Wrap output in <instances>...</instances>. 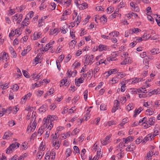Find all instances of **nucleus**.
<instances>
[{
  "mask_svg": "<svg viewBox=\"0 0 160 160\" xmlns=\"http://www.w3.org/2000/svg\"><path fill=\"white\" fill-rule=\"evenodd\" d=\"M102 147H99L97 151V155H95L93 158V160H98L99 158H100L102 157V152H101Z\"/></svg>",
  "mask_w": 160,
  "mask_h": 160,
  "instance_id": "9",
  "label": "nucleus"
},
{
  "mask_svg": "<svg viewBox=\"0 0 160 160\" xmlns=\"http://www.w3.org/2000/svg\"><path fill=\"white\" fill-rule=\"evenodd\" d=\"M42 33L40 32H35L33 34V36L31 38L32 40H35L42 37Z\"/></svg>",
  "mask_w": 160,
  "mask_h": 160,
  "instance_id": "14",
  "label": "nucleus"
},
{
  "mask_svg": "<svg viewBox=\"0 0 160 160\" xmlns=\"http://www.w3.org/2000/svg\"><path fill=\"white\" fill-rule=\"evenodd\" d=\"M132 80L133 82V83H138L140 82H141L143 80H144L145 79H143V78H132Z\"/></svg>",
  "mask_w": 160,
  "mask_h": 160,
  "instance_id": "35",
  "label": "nucleus"
},
{
  "mask_svg": "<svg viewBox=\"0 0 160 160\" xmlns=\"http://www.w3.org/2000/svg\"><path fill=\"white\" fill-rule=\"evenodd\" d=\"M115 124V122L114 121H109L104 123V125L105 127H110L112 125Z\"/></svg>",
  "mask_w": 160,
  "mask_h": 160,
  "instance_id": "40",
  "label": "nucleus"
},
{
  "mask_svg": "<svg viewBox=\"0 0 160 160\" xmlns=\"http://www.w3.org/2000/svg\"><path fill=\"white\" fill-rule=\"evenodd\" d=\"M141 38H142L143 41H145L149 38L150 36H149V35H148L147 33H145Z\"/></svg>",
  "mask_w": 160,
  "mask_h": 160,
  "instance_id": "62",
  "label": "nucleus"
},
{
  "mask_svg": "<svg viewBox=\"0 0 160 160\" xmlns=\"http://www.w3.org/2000/svg\"><path fill=\"white\" fill-rule=\"evenodd\" d=\"M81 63L80 62L76 61L72 65V67L74 69L77 68L80 66Z\"/></svg>",
  "mask_w": 160,
  "mask_h": 160,
  "instance_id": "44",
  "label": "nucleus"
},
{
  "mask_svg": "<svg viewBox=\"0 0 160 160\" xmlns=\"http://www.w3.org/2000/svg\"><path fill=\"white\" fill-rule=\"evenodd\" d=\"M123 155L124 153L122 151H121L117 154L116 158L118 159H120L123 157Z\"/></svg>",
  "mask_w": 160,
  "mask_h": 160,
  "instance_id": "63",
  "label": "nucleus"
},
{
  "mask_svg": "<svg viewBox=\"0 0 160 160\" xmlns=\"http://www.w3.org/2000/svg\"><path fill=\"white\" fill-rule=\"evenodd\" d=\"M31 77L33 80L37 81L42 78V74L40 73L37 75L36 72H35L31 75Z\"/></svg>",
  "mask_w": 160,
  "mask_h": 160,
  "instance_id": "22",
  "label": "nucleus"
},
{
  "mask_svg": "<svg viewBox=\"0 0 160 160\" xmlns=\"http://www.w3.org/2000/svg\"><path fill=\"white\" fill-rule=\"evenodd\" d=\"M72 0H68V1H66L65 2H62V5L66 8L68 7L71 4V3L72 1Z\"/></svg>",
  "mask_w": 160,
  "mask_h": 160,
  "instance_id": "39",
  "label": "nucleus"
},
{
  "mask_svg": "<svg viewBox=\"0 0 160 160\" xmlns=\"http://www.w3.org/2000/svg\"><path fill=\"white\" fill-rule=\"evenodd\" d=\"M85 138L84 134H82L80 137H79L77 139L78 142H82Z\"/></svg>",
  "mask_w": 160,
  "mask_h": 160,
  "instance_id": "55",
  "label": "nucleus"
},
{
  "mask_svg": "<svg viewBox=\"0 0 160 160\" xmlns=\"http://www.w3.org/2000/svg\"><path fill=\"white\" fill-rule=\"evenodd\" d=\"M130 5L131 9L133 11L136 12H138L139 11V8L136 3H134L133 2H131L130 3Z\"/></svg>",
  "mask_w": 160,
  "mask_h": 160,
  "instance_id": "11",
  "label": "nucleus"
},
{
  "mask_svg": "<svg viewBox=\"0 0 160 160\" xmlns=\"http://www.w3.org/2000/svg\"><path fill=\"white\" fill-rule=\"evenodd\" d=\"M151 52L153 55L157 54L160 53L159 49L158 48H155L151 50Z\"/></svg>",
  "mask_w": 160,
  "mask_h": 160,
  "instance_id": "45",
  "label": "nucleus"
},
{
  "mask_svg": "<svg viewBox=\"0 0 160 160\" xmlns=\"http://www.w3.org/2000/svg\"><path fill=\"white\" fill-rule=\"evenodd\" d=\"M39 56H37L34 59L32 64H34L35 65H36L39 63V61L40 60V58Z\"/></svg>",
  "mask_w": 160,
  "mask_h": 160,
  "instance_id": "52",
  "label": "nucleus"
},
{
  "mask_svg": "<svg viewBox=\"0 0 160 160\" xmlns=\"http://www.w3.org/2000/svg\"><path fill=\"white\" fill-rule=\"evenodd\" d=\"M54 41H52L47 44L44 47L43 51H47L49 48H52V46L54 43Z\"/></svg>",
  "mask_w": 160,
  "mask_h": 160,
  "instance_id": "23",
  "label": "nucleus"
},
{
  "mask_svg": "<svg viewBox=\"0 0 160 160\" xmlns=\"http://www.w3.org/2000/svg\"><path fill=\"white\" fill-rule=\"evenodd\" d=\"M90 110L89 108L87 109L83 113L84 115V117L83 118V119L84 120L87 121L90 118Z\"/></svg>",
  "mask_w": 160,
  "mask_h": 160,
  "instance_id": "13",
  "label": "nucleus"
},
{
  "mask_svg": "<svg viewBox=\"0 0 160 160\" xmlns=\"http://www.w3.org/2000/svg\"><path fill=\"white\" fill-rule=\"evenodd\" d=\"M23 15L22 14L17 13L12 17V20L13 22H16L17 24H19L22 19Z\"/></svg>",
  "mask_w": 160,
  "mask_h": 160,
  "instance_id": "3",
  "label": "nucleus"
},
{
  "mask_svg": "<svg viewBox=\"0 0 160 160\" xmlns=\"http://www.w3.org/2000/svg\"><path fill=\"white\" fill-rule=\"evenodd\" d=\"M85 61L84 64L85 66L88 65H91L94 62V56L93 55H86L84 56Z\"/></svg>",
  "mask_w": 160,
  "mask_h": 160,
  "instance_id": "2",
  "label": "nucleus"
},
{
  "mask_svg": "<svg viewBox=\"0 0 160 160\" xmlns=\"http://www.w3.org/2000/svg\"><path fill=\"white\" fill-rule=\"evenodd\" d=\"M42 85V82H39L38 83H35L34 84H32V88L33 89H34L35 88H38L41 86Z\"/></svg>",
  "mask_w": 160,
  "mask_h": 160,
  "instance_id": "50",
  "label": "nucleus"
},
{
  "mask_svg": "<svg viewBox=\"0 0 160 160\" xmlns=\"http://www.w3.org/2000/svg\"><path fill=\"white\" fill-rule=\"evenodd\" d=\"M128 122V118H126L123 119L120 123L119 124V126H120V128H122L123 126Z\"/></svg>",
  "mask_w": 160,
  "mask_h": 160,
  "instance_id": "36",
  "label": "nucleus"
},
{
  "mask_svg": "<svg viewBox=\"0 0 160 160\" xmlns=\"http://www.w3.org/2000/svg\"><path fill=\"white\" fill-rule=\"evenodd\" d=\"M10 146L14 150L15 149H17L19 147V144L18 143L16 142L12 143Z\"/></svg>",
  "mask_w": 160,
  "mask_h": 160,
  "instance_id": "58",
  "label": "nucleus"
},
{
  "mask_svg": "<svg viewBox=\"0 0 160 160\" xmlns=\"http://www.w3.org/2000/svg\"><path fill=\"white\" fill-rule=\"evenodd\" d=\"M77 42L75 40L73 39L69 43V47L71 49L74 48L76 45Z\"/></svg>",
  "mask_w": 160,
  "mask_h": 160,
  "instance_id": "38",
  "label": "nucleus"
},
{
  "mask_svg": "<svg viewBox=\"0 0 160 160\" xmlns=\"http://www.w3.org/2000/svg\"><path fill=\"white\" fill-rule=\"evenodd\" d=\"M136 148V146L134 144L132 143L129 145L126 148V150L128 152H131L134 150Z\"/></svg>",
  "mask_w": 160,
  "mask_h": 160,
  "instance_id": "27",
  "label": "nucleus"
},
{
  "mask_svg": "<svg viewBox=\"0 0 160 160\" xmlns=\"http://www.w3.org/2000/svg\"><path fill=\"white\" fill-rule=\"evenodd\" d=\"M57 117L54 115H49L43 120V127L51 130L53 127V121L57 120Z\"/></svg>",
  "mask_w": 160,
  "mask_h": 160,
  "instance_id": "1",
  "label": "nucleus"
},
{
  "mask_svg": "<svg viewBox=\"0 0 160 160\" xmlns=\"http://www.w3.org/2000/svg\"><path fill=\"white\" fill-rule=\"evenodd\" d=\"M88 7V4L86 2H84L82 4H80L78 7V8L81 9H84L87 8Z\"/></svg>",
  "mask_w": 160,
  "mask_h": 160,
  "instance_id": "41",
  "label": "nucleus"
},
{
  "mask_svg": "<svg viewBox=\"0 0 160 160\" xmlns=\"http://www.w3.org/2000/svg\"><path fill=\"white\" fill-rule=\"evenodd\" d=\"M156 122V118L155 117H152L150 118L148 121V122L150 126L152 125H154L155 123Z\"/></svg>",
  "mask_w": 160,
  "mask_h": 160,
  "instance_id": "29",
  "label": "nucleus"
},
{
  "mask_svg": "<svg viewBox=\"0 0 160 160\" xmlns=\"http://www.w3.org/2000/svg\"><path fill=\"white\" fill-rule=\"evenodd\" d=\"M131 31L132 32V34L134 33H138L140 32L141 31V29L138 28H132L131 29Z\"/></svg>",
  "mask_w": 160,
  "mask_h": 160,
  "instance_id": "43",
  "label": "nucleus"
},
{
  "mask_svg": "<svg viewBox=\"0 0 160 160\" xmlns=\"http://www.w3.org/2000/svg\"><path fill=\"white\" fill-rule=\"evenodd\" d=\"M34 13L32 11L29 12L27 15L26 17L29 20L31 19L33 16Z\"/></svg>",
  "mask_w": 160,
  "mask_h": 160,
  "instance_id": "57",
  "label": "nucleus"
},
{
  "mask_svg": "<svg viewBox=\"0 0 160 160\" xmlns=\"http://www.w3.org/2000/svg\"><path fill=\"white\" fill-rule=\"evenodd\" d=\"M59 32V29L58 28H52L51 29L49 32L50 35H56Z\"/></svg>",
  "mask_w": 160,
  "mask_h": 160,
  "instance_id": "26",
  "label": "nucleus"
},
{
  "mask_svg": "<svg viewBox=\"0 0 160 160\" xmlns=\"http://www.w3.org/2000/svg\"><path fill=\"white\" fill-rule=\"evenodd\" d=\"M134 106L132 103H130L126 107V109L128 111H130L133 108Z\"/></svg>",
  "mask_w": 160,
  "mask_h": 160,
  "instance_id": "59",
  "label": "nucleus"
},
{
  "mask_svg": "<svg viewBox=\"0 0 160 160\" xmlns=\"http://www.w3.org/2000/svg\"><path fill=\"white\" fill-rule=\"evenodd\" d=\"M71 12V11L69 9H67L64 11L61 18V20L64 21L67 19L68 18L67 16L70 15Z\"/></svg>",
  "mask_w": 160,
  "mask_h": 160,
  "instance_id": "4",
  "label": "nucleus"
},
{
  "mask_svg": "<svg viewBox=\"0 0 160 160\" xmlns=\"http://www.w3.org/2000/svg\"><path fill=\"white\" fill-rule=\"evenodd\" d=\"M96 18H98L100 19L101 22H102L103 23H105L107 21V17L105 15H103L101 17H99L98 16L96 15Z\"/></svg>",
  "mask_w": 160,
  "mask_h": 160,
  "instance_id": "28",
  "label": "nucleus"
},
{
  "mask_svg": "<svg viewBox=\"0 0 160 160\" xmlns=\"http://www.w3.org/2000/svg\"><path fill=\"white\" fill-rule=\"evenodd\" d=\"M8 54L5 52H2L1 53V56L0 57V59L5 60L7 62L8 59Z\"/></svg>",
  "mask_w": 160,
  "mask_h": 160,
  "instance_id": "18",
  "label": "nucleus"
},
{
  "mask_svg": "<svg viewBox=\"0 0 160 160\" xmlns=\"http://www.w3.org/2000/svg\"><path fill=\"white\" fill-rule=\"evenodd\" d=\"M153 151L152 150H151V151H150L147 154V156L146 158V160H149L151 159V157L153 155Z\"/></svg>",
  "mask_w": 160,
  "mask_h": 160,
  "instance_id": "48",
  "label": "nucleus"
},
{
  "mask_svg": "<svg viewBox=\"0 0 160 160\" xmlns=\"http://www.w3.org/2000/svg\"><path fill=\"white\" fill-rule=\"evenodd\" d=\"M37 126V122L36 121H33L32 124H30L28 126L27 131L28 133L34 131Z\"/></svg>",
  "mask_w": 160,
  "mask_h": 160,
  "instance_id": "7",
  "label": "nucleus"
},
{
  "mask_svg": "<svg viewBox=\"0 0 160 160\" xmlns=\"http://www.w3.org/2000/svg\"><path fill=\"white\" fill-rule=\"evenodd\" d=\"M133 137L132 136H128L127 138L122 139V142L124 145L128 143L129 142L132 141L133 140Z\"/></svg>",
  "mask_w": 160,
  "mask_h": 160,
  "instance_id": "19",
  "label": "nucleus"
},
{
  "mask_svg": "<svg viewBox=\"0 0 160 160\" xmlns=\"http://www.w3.org/2000/svg\"><path fill=\"white\" fill-rule=\"evenodd\" d=\"M38 2L41 3L39 6V9L41 10H42L45 8L47 6V3L45 2L46 0H37Z\"/></svg>",
  "mask_w": 160,
  "mask_h": 160,
  "instance_id": "15",
  "label": "nucleus"
},
{
  "mask_svg": "<svg viewBox=\"0 0 160 160\" xmlns=\"http://www.w3.org/2000/svg\"><path fill=\"white\" fill-rule=\"evenodd\" d=\"M12 134L10 132L8 131L5 133L3 138L4 139H7L8 138L11 136Z\"/></svg>",
  "mask_w": 160,
  "mask_h": 160,
  "instance_id": "49",
  "label": "nucleus"
},
{
  "mask_svg": "<svg viewBox=\"0 0 160 160\" xmlns=\"http://www.w3.org/2000/svg\"><path fill=\"white\" fill-rule=\"evenodd\" d=\"M44 91L41 90H39L37 91L36 93V95L38 97H40L44 93Z\"/></svg>",
  "mask_w": 160,
  "mask_h": 160,
  "instance_id": "61",
  "label": "nucleus"
},
{
  "mask_svg": "<svg viewBox=\"0 0 160 160\" xmlns=\"http://www.w3.org/2000/svg\"><path fill=\"white\" fill-rule=\"evenodd\" d=\"M21 148L22 149L25 150L28 148V143L27 142H24L22 143Z\"/></svg>",
  "mask_w": 160,
  "mask_h": 160,
  "instance_id": "56",
  "label": "nucleus"
},
{
  "mask_svg": "<svg viewBox=\"0 0 160 160\" xmlns=\"http://www.w3.org/2000/svg\"><path fill=\"white\" fill-rule=\"evenodd\" d=\"M100 146L98 145V144H97V142L95 143L92 147V151L93 152H95L97 151L98 149V148H99Z\"/></svg>",
  "mask_w": 160,
  "mask_h": 160,
  "instance_id": "46",
  "label": "nucleus"
},
{
  "mask_svg": "<svg viewBox=\"0 0 160 160\" xmlns=\"http://www.w3.org/2000/svg\"><path fill=\"white\" fill-rule=\"evenodd\" d=\"M152 94H158L160 93V89H154L151 92Z\"/></svg>",
  "mask_w": 160,
  "mask_h": 160,
  "instance_id": "64",
  "label": "nucleus"
},
{
  "mask_svg": "<svg viewBox=\"0 0 160 160\" xmlns=\"http://www.w3.org/2000/svg\"><path fill=\"white\" fill-rule=\"evenodd\" d=\"M109 48L107 46L103 44H100L98 46L97 50H99V51H102L104 50H107Z\"/></svg>",
  "mask_w": 160,
  "mask_h": 160,
  "instance_id": "25",
  "label": "nucleus"
},
{
  "mask_svg": "<svg viewBox=\"0 0 160 160\" xmlns=\"http://www.w3.org/2000/svg\"><path fill=\"white\" fill-rule=\"evenodd\" d=\"M69 84V82L67 81V78L65 77L61 80L60 86V87L64 85L65 86H67Z\"/></svg>",
  "mask_w": 160,
  "mask_h": 160,
  "instance_id": "20",
  "label": "nucleus"
},
{
  "mask_svg": "<svg viewBox=\"0 0 160 160\" xmlns=\"http://www.w3.org/2000/svg\"><path fill=\"white\" fill-rule=\"evenodd\" d=\"M111 135H109L106 137L104 140H101V141L103 145H105L111 142L110 138H111Z\"/></svg>",
  "mask_w": 160,
  "mask_h": 160,
  "instance_id": "16",
  "label": "nucleus"
},
{
  "mask_svg": "<svg viewBox=\"0 0 160 160\" xmlns=\"http://www.w3.org/2000/svg\"><path fill=\"white\" fill-rule=\"evenodd\" d=\"M81 20V17L80 15L79 14L78 15L77 17V18L75 20L74 22H71L70 23L71 26L72 28H73L75 26L76 24V26L77 27L80 23Z\"/></svg>",
  "mask_w": 160,
  "mask_h": 160,
  "instance_id": "8",
  "label": "nucleus"
},
{
  "mask_svg": "<svg viewBox=\"0 0 160 160\" xmlns=\"http://www.w3.org/2000/svg\"><path fill=\"white\" fill-rule=\"evenodd\" d=\"M124 146H125V145H124V144L123 142H121L116 147V150L118 151H121L122 149L123 148V147Z\"/></svg>",
  "mask_w": 160,
  "mask_h": 160,
  "instance_id": "34",
  "label": "nucleus"
},
{
  "mask_svg": "<svg viewBox=\"0 0 160 160\" xmlns=\"http://www.w3.org/2000/svg\"><path fill=\"white\" fill-rule=\"evenodd\" d=\"M159 130L160 129L158 126H155L153 129V132L149 134L151 138L153 139L155 136L158 135Z\"/></svg>",
  "mask_w": 160,
  "mask_h": 160,
  "instance_id": "6",
  "label": "nucleus"
},
{
  "mask_svg": "<svg viewBox=\"0 0 160 160\" xmlns=\"http://www.w3.org/2000/svg\"><path fill=\"white\" fill-rule=\"evenodd\" d=\"M52 146L53 147V149L58 150L60 147V143L59 140H52Z\"/></svg>",
  "mask_w": 160,
  "mask_h": 160,
  "instance_id": "10",
  "label": "nucleus"
},
{
  "mask_svg": "<svg viewBox=\"0 0 160 160\" xmlns=\"http://www.w3.org/2000/svg\"><path fill=\"white\" fill-rule=\"evenodd\" d=\"M72 153V151L70 148H67L65 152V156L66 158L70 156Z\"/></svg>",
  "mask_w": 160,
  "mask_h": 160,
  "instance_id": "47",
  "label": "nucleus"
},
{
  "mask_svg": "<svg viewBox=\"0 0 160 160\" xmlns=\"http://www.w3.org/2000/svg\"><path fill=\"white\" fill-rule=\"evenodd\" d=\"M119 35V32H118L115 31L110 33L109 34L111 39H112L113 38H116Z\"/></svg>",
  "mask_w": 160,
  "mask_h": 160,
  "instance_id": "32",
  "label": "nucleus"
},
{
  "mask_svg": "<svg viewBox=\"0 0 160 160\" xmlns=\"http://www.w3.org/2000/svg\"><path fill=\"white\" fill-rule=\"evenodd\" d=\"M44 128L43 126L41 127L38 129L37 132L36 133L37 134L36 135L38 136H40L43 133Z\"/></svg>",
  "mask_w": 160,
  "mask_h": 160,
  "instance_id": "37",
  "label": "nucleus"
},
{
  "mask_svg": "<svg viewBox=\"0 0 160 160\" xmlns=\"http://www.w3.org/2000/svg\"><path fill=\"white\" fill-rule=\"evenodd\" d=\"M152 139V138H151L150 135L149 134L144 137L143 139H142V143H145L148 141H151Z\"/></svg>",
  "mask_w": 160,
  "mask_h": 160,
  "instance_id": "30",
  "label": "nucleus"
},
{
  "mask_svg": "<svg viewBox=\"0 0 160 160\" xmlns=\"http://www.w3.org/2000/svg\"><path fill=\"white\" fill-rule=\"evenodd\" d=\"M126 74L123 72H118L117 73V76H118V79H121L123 78L126 76Z\"/></svg>",
  "mask_w": 160,
  "mask_h": 160,
  "instance_id": "53",
  "label": "nucleus"
},
{
  "mask_svg": "<svg viewBox=\"0 0 160 160\" xmlns=\"http://www.w3.org/2000/svg\"><path fill=\"white\" fill-rule=\"evenodd\" d=\"M130 92L132 94H137L139 92L138 89L136 88H132L130 89Z\"/></svg>",
  "mask_w": 160,
  "mask_h": 160,
  "instance_id": "60",
  "label": "nucleus"
},
{
  "mask_svg": "<svg viewBox=\"0 0 160 160\" xmlns=\"http://www.w3.org/2000/svg\"><path fill=\"white\" fill-rule=\"evenodd\" d=\"M125 82H124L123 81L121 82L120 84L121 85V91L122 92H124L126 89V86Z\"/></svg>",
  "mask_w": 160,
  "mask_h": 160,
  "instance_id": "42",
  "label": "nucleus"
},
{
  "mask_svg": "<svg viewBox=\"0 0 160 160\" xmlns=\"http://www.w3.org/2000/svg\"><path fill=\"white\" fill-rule=\"evenodd\" d=\"M93 66L94 68L93 70V72L94 73V74H95L97 72H98L99 70V63L96 62L93 65Z\"/></svg>",
  "mask_w": 160,
  "mask_h": 160,
  "instance_id": "24",
  "label": "nucleus"
},
{
  "mask_svg": "<svg viewBox=\"0 0 160 160\" xmlns=\"http://www.w3.org/2000/svg\"><path fill=\"white\" fill-rule=\"evenodd\" d=\"M9 87V84L5 83L4 84H2L0 83V88L3 90L6 89Z\"/></svg>",
  "mask_w": 160,
  "mask_h": 160,
  "instance_id": "51",
  "label": "nucleus"
},
{
  "mask_svg": "<svg viewBox=\"0 0 160 160\" xmlns=\"http://www.w3.org/2000/svg\"><path fill=\"white\" fill-rule=\"evenodd\" d=\"M84 81V78L83 77H80L78 78H76L75 79V84L77 86L79 87L80 86L81 83L83 82Z\"/></svg>",
  "mask_w": 160,
  "mask_h": 160,
  "instance_id": "17",
  "label": "nucleus"
},
{
  "mask_svg": "<svg viewBox=\"0 0 160 160\" xmlns=\"http://www.w3.org/2000/svg\"><path fill=\"white\" fill-rule=\"evenodd\" d=\"M32 95V93L29 92L27 94L25 95L21 99V103L22 104L25 103L26 101L29 99L31 97Z\"/></svg>",
  "mask_w": 160,
  "mask_h": 160,
  "instance_id": "5",
  "label": "nucleus"
},
{
  "mask_svg": "<svg viewBox=\"0 0 160 160\" xmlns=\"http://www.w3.org/2000/svg\"><path fill=\"white\" fill-rule=\"evenodd\" d=\"M45 149V143L44 142H42L40 144L38 149V152H42V154H44V151Z\"/></svg>",
  "mask_w": 160,
  "mask_h": 160,
  "instance_id": "21",
  "label": "nucleus"
},
{
  "mask_svg": "<svg viewBox=\"0 0 160 160\" xmlns=\"http://www.w3.org/2000/svg\"><path fill=\"white\" fill-rule=\"evenodd\" d=\"M146 121V119L145 117L144 118H143L142 119H141L139 121V123H142V125L145 128H148L150 127L149 125V124L148 123V121L145 122Z\"/></svg>",
  "mask_w": 160,
  "mask_h": 160,
  "instance_id": "12",
  "label": "nucleus"
},
{
  "mask_svg": "<svg viewBox=\"0 0 160 160\" xmlns=\"http://www.w3.org/2000/svg\"><path fill=\"white\" fill-rule=\"evenodd\" d=\"M22 23L23 24L22 25V27H24V26H28L30 23L29 19L26 17L23 21Z\"/></svg>",
  "mask_w": 160,
  "mask_h": 160,
  "instance_id": "33",
  "label": "nucleus"
},
{
  "mask_svg": "<svg viewBox=\"0 0 160 160\" xmlns=\"http://www.w3.org/2000/svg\"><path fill=\"white\" fill-rule=\"evenodd\" d=\"M118 78L117 77H114L109 80V82L111 84H114L118 83Z\"/></svg>",
  "mask_w": 160,
  "mask_h": 160,
  "instance_id": "31",
  "label": "nucleus"
},
{
  "mask_svg": "<svg viewBox=\"0 0 160 160\" xmlns=\"http://www.w3.org/2000/svg\"><path fill=\"white\" fill-rule=\"evenodd\" d=\"M108 62L110 61H115L117 60V58L115 57L111 56L107 58Z\"/></svg>",
  "mask_w": 160,
  "mask_h": 160,
  "instance_id": "54",
  "label": "nucleus"
}]
</instances>
